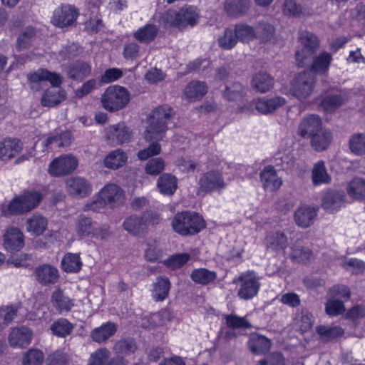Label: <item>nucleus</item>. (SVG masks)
Listing matches in <instances>:
<instances>
[{
	"mask_svg": "<svg viewBox=\"0 0 365 365\" xmlns=\"http://www.w3.org/2000/svg\"><path fill=\"white\" fill-rule=\"evenodd\" d=\"M237 38L234 30L225 29L222 36L218 38V44L223 49L229 50L232 48L237 43Z\"/></svg>",
	"mask_w": 365,
	"mask_h": 365,
	"instance_id": "nucleus-59",
	"label": "nucleus"
},
{
	"mask_svg": "<svg viewBox=\"0 0 365 365\" xmlns=\"http://www.w3.org/2000/svg\"><path fill=\"white\" fill-rule=\"evenodd\" d=\"M109 356L110 351L107 348H100L91 355L88 365H104Z\"/></svg>",
	"mask_w": 365,
	"mask_h": 365,
	"instance_id": "nucleus-63",
	"label": "nucleus"
},
{
	"mask_svg": "<svg viewBox=\"0 0 365 365\" xmlns=\"http://www.w3.org/2000/svg\"><path fill=\"white\" fill-rule=\"evenodd\" d=\"M171 227L177 234L187 237L200 232L206 227V222L199 213L187 210L178 212L173 216Z\"/></svg>",
	"mask_w": 365,
	"mask_h": 365,
	"instance_id": "nucleus-2",
	"label": "nucleus"
},
{
	"mask_svg": "<svg viewBox=\"0 0 365 365\" xmlns=\"http://www.w3.org/2000/svg\"><path fill=\"white\" fill-rule=\"evenodd\" d=\"M349 148L357 155L365 154V133H354L349 140Z\"/></svg>",
	"mask_w": 365,
	"mask_h": 365,
	"instance_id": "nucleus-49",
	"label": "nucleus"
},
{
	"mask_svg": "<svg viewBox=\"0 0 365 365\" xmlns=\"http://www.w3.org/2000/svg\"><path fill=\"white\" fill-rule=\"evenodd\" d=\"M18 309L15 305L0 307V331L12 322L17 314Z\"/></svg>",
	"mask_w": 365,
	"mask_h": 365,
	"instance_id": "nucleus-53",
	"label": "nucleus"
},
{
	"mask_svg": "<svg viewBox=\"0 0 365 365\" xmlns=\"http://www.w3.org/2000/svg\"><path fill=\"white\" fill-rule=\"evenodd\" d=\"M31 339L32 332L25 327L14 329L9 336V342L13 347H25L30 344Z\"/></svg>",
	"mask_w": 365,
	"mask_h": 365,
	"instance_id": "nucleus-21",
	"label": "nucleus"
},
{
	"mask_svg": "<svg viewBox=\"0 0 365 365\" xmlns=\"http://www.w3.org/2000/svg\"><path fill=\"white\" fill-rule=\"evenodd\" d=\"M138 348V344L133 337L124 336L115 343L113 351L115 354L124 357L135 354Z\"/></svg>",
	"mask_w": 365,
	"mask_h": 365,
	"instance_id": "nucleus-26",
	"label": "nucleus"
},
{
	"mask_svg": "<svg viewBox=\"0 0 365 365\" xmlns=\"http://www.w3.org/2000/svg\"><path fill=\"white\" fill-rule=\"evenodd\" d=\"M23 199L20 195L15 197L8 205L7 210H4L5 215H7V212L9 215H21L25 212H28L25 205H24Z\"/></svg>",
	"mask_w": 365,
	"mask_h": 365,
	"instance_id": "nucleus-60",
	"label": "nucleus"
},
{
	"mask_svg": "<svg viewBox=\"0 0 365 365\" xmlns=\"http://www.w3.org/2000/svg\"><path fill=\"white\" fill-rule=\"evenodd\" d=\"M332 139L331 132L323 127L319 132L310 138V144L315 151L322 152L328 148Z\"/></svg>",
	"mask_w": 365,
	"mask_h": 365,
	"instance_id": "nucleus-25",
	"label": "nucleus"
},
{
	"mask_svg": "<svg viewBox=\"0 0 365 365\" xmlns=\"http://www.w3.org/2000/svg\"><path fill=\"white\" fill-rule=\"evenodd\" d=\"M165 167V160L160 157L149 160L145 167V171L150 175H158L160 174Z\"/></svg>",
	"mask_w": 365,
	"mask_h": 365,
	"instance_id": "nucleus-57",
	"label": "nucleus"
},
{
	"mask_svg": "<svg viewBox=\"0 0 365 365\" xmlns=\"http://www.w3.org/2000/svg\"><path fill=\"white\" fill-rule=\"evenodd\" d=\"M157 187L161 194L173 195L178 188V179L171 173H164L158 178Z\"/></svg>",
	"mask_w": 365,
	"mask_h": 365,
	"instance_id": "nucleus-32",
	"label": "nucleus"
},
{
	"mask_svg": "<svg viewBox=\"0 0 365 365\" xmlns=\"http://www.w3.org/2000/svg\"><path fill=\"white\" fill-rule=\"evenodd\" d=\"M66 98L65 93H43L41 103L45 107H54L59 105Z\"/></svg>",
	"mask_w": 365,
	"mask_h": 365,
	"instance_id": "nucleus-55",
	"label": "nucleus"
},
{
	"mask_svg": "<svg viewBox=\"0 0 365 365\" xmlns=\"http://www.w3.org/2000/svg\"><path fill=\"white\" fill-rule=\"evenodd\" d=\"M344 98L339 94L329 96L324 98L320 103V107L327 112H331L341 106Z\"/></svg>",
	"mask_w": 365,
	"mask_h": 365,
	"instance_id": "nucleus-58",
	"label": "nucleus"
},
{
	"mask_svg": "<svg viewBox=\"0 0 365 365\" xmlns=\"http://www.w3.org/2000/svg\"><path fill=\"white\" fill-rule=\"evenodd\" d=\"M141 216L147 230L150 226L155 227L163 222L160 213L155 210H146L142 213Z\"/></svg>",
	"mask_w": 365,
	"mask_h": 365,
	"instance_id": "nucleus-62",
	"label": "nucleus"
},
{
	"mask_svg": "<svg viewBox=\"0 0 365 365\" xmlns=\"http://www.w3.org/2000/svg\"><path fill=\"white\" fill-rule=\"evenodd\" d=\"M234 282L237 283L239 286L237 296L245 300L255 297L261 285L259 279L252 271L242 273Z\"/></svg>",
	"mask_w": 365,
	"mask_h": 365,
	"instance_id": "nucleus-5",
	"label": "nucleus"
},
{
	"mask_svg": "<svg viewBox=\"0 0 365 365\" xmlns=\"http://www.w3.org/2000/svg\"><path fill=\"white\" fill-rule=\"evenodd\" d=\"M225 322L227 327L235 329H251L252 327L246 317H238L236 314H230L225 315Z\"/></svg>",
	"mask_w": 365,
	"mask_h": 365,
	"instance_id": "nucleus-52",
	"label": "nucleus"
},
{
	"mask_svg": "<svg viewBox=\"0 0 365 365\" xmlns=\"http://www.w3.org/2000/svg\"><path fill=\"white\" fill-rule=\"evenodd\" d=\"M66 190L71 197L82 199L88 197L92 193L93 186L87 179L75 176L66 180Z\"/></svg>",
	"mask_w": 365,
	"mask_h": 365,
	"instance_id": "nucleus-6",
	"label": "nucleus"
},
{
	"mask_svg": "<svg viewBox=\"0 0 365 365\" xmlns=\"http://www.w3.org/2000/svg\"><path fill=\"white\" fill-rule=\"evenodd\" d=\"M317 215V210L309 206L299 207L294 212L296 224L302 228H307L312 225Z\"/></svg>",
	"mask_w": 365,
	"mask_h": 365,
	"instance_id": "nucleus-23",
	"label": "nucleus"
},
{
	"mask_svg": "<svg viewBox=\"0 0 365 365\" xmlns=\"http://www.w3.org/2000/svg\"><path fill=\"white\" fill-rule=\"evenodd\" d=\"M21 196L28 212L36 208L43 198L41 192L34 190H25L21 194Z\"/></svg>",
	"mask_w": 365,
	"mask_h": 365,
	"instance_id": "nucleus-47",
	"label": "nucleus"
},
{
	"mask_svg": "<svg viewBox=\"0 0 365 365\" xmlns=\"http://www.w3.org/2000/svg\"><path fill=\"white\" fill-rule=\"evenodd\" d=\"M93 224L91 217L80 215L76 220V231L80 237L91 235L94 230Z\"/></svg>",
	"mask_w": 365,
	"mask_h": 365,
	"instance_id": "nucleus-44",
	"label": "nucleus"
},
{
	"mask_svg": "<svg viewBox=\"0 0 365 365\" xmlns=\"http://www.w3.org/2000/svg\"><path fill=\"white\" fill-rule=\"evenodd\" d=\"M129 101V93H103L101 98L103 108L109 111L122 109Z\"/></svg>",
	"mask_w": 365,
	"mask_h": 365,
	"instance_id": "nucleus-12",
	"label": "nucleus"
},
{
	"mask_svg": "<svg viewBox=\"0 0 365 365\" xmlns=\"http://www.w3.org/2000/svg\"><path fill=\"white\" fill-rule=\"evenodd\" d=\"M23 148V143L17 138L4 139L0 142V160H6L14 158Z\"/></svg>",
	"mask_w": 365,
	"mask_h": 365,
	"instance_id": "nucleus-22",
	"label": "nucleus"
},
{
	"mask_svg": "<svg viewBox=\"0 0 365 365\" xmlns=\"http://www.w3.org/2000/svg\"><path fill=\"white\" fill-rule=\"evenodd\" d=\"M37 31L32 26L26 27L19 36L16 41V48L19 51L27 48L31 41L36 37Z\"/></svg>",
	"mask_w": 365,
	"mask_h": 365,
	"instance_id": "nucleus-50",
	"label": "nucleus"
},
{
	"mask_svg": "<svg viewBox=\"0 0 365 365\" xmlns=\"http://www.w3.org/2000/svg\"><path fill=\"white\" fill-rule=\"evenodd\" d=\"M127 160L126 154L120 150H115L109 153L104 160L106 168L118 169L123 166Z\"/></svg>",
	"mask_w": 365,
	"mask_h": 365,
	"instance_id": "nucleus-45",
	"label": "nucleus"
},
{
	"mask_svg": "<svg viewBox=\"0 0 365 365\" xmlns=\"http://www.w3.org/2000/svg\"><path fill=\"white\" fill-rule=\"evenodd\" d=\"M158 34V27L154 24H148L138 29L133 34V37L140 43L148 44L154 41Z\"/></svg>",
	"mask_w": 365,
	"mask_h": 365,
	"instance_id": "nucleus-39",
	"label": "nucleus"
},
{
	"mask_svg": "<svg viewBox=\"0 0 365 365\" xmlns=\"http://www.w3.org/2000/svg\"><path fill=\"white\" fill-rule=\"evenodd\" d=\"M267 250L272 252L284 251L288 246L286 235L282 232H275L267 235L264 240Z\"/></svg>",
	"mask_w": 365,
	"mask_h": 365,
	"instance_id": "nucleus-29",
	"label": "nucleus"
},
{
	"mask_svg": "<svg viewBox=\"0 0 365 365\" xmlns=\"http://www.w3.org/2000/svg\"><path fill=\"white\" fill-rule=\"evenodd\" d=\"M48 226V220L43 215L35 213L27 219L26 230L31 235L38 237L45 232Z\"/></svg>",
	"mask_w": 365,
	"mask_h": 365,
	"instance_id": "nucleus-27",
	"label": "nucleus"
},
{
	"mask_svg": "<svg viewBox=\"0 0 365 365\" xmlns=\"http://www.w3.org/2000/svg\"><path fill=\"white\" fill-rule=\"evenodd\" d=\"M331 55L328 52H322L319 56L312 57L310 66V70L317 73H324L329 68L331 62Z\"/></svg>",
	"mask_w": 365,
	"mask_h": 365,
	"instance_id": "nucleus-37",
	"label": "nucleus"
},
{
	"mask_svg": "<svg viewBox=\"0 0 365 365\" xmlns=\"http://www.w3.org/2000/svg\"><path fill=\"white\" fill-rule=\"evenodd\" d=\"M325 311L329 316H338L344 313L345 307L342 301L331 297L325 304Z\"/></svg>",
	"mask_w": 365,
	"mask_h": 365,
	"instance_id": "nucleus-61",
	"label": "nucleus"
},
{
	"mask_svg": "<svg viewBox=\"0 0 365 365\" xmlns=\"http://www.w3.org/2000/svg\"><path fill=\"white\" fill-rule=\"evenodd\" d=\"M91 66L84 61H77L69 66L68 75L73 79H81L91 73Z\"/></svg>",
	"mask_w": 365,
	"mask_h": 365,
	"instance_id": "nucleus-46",
	"label": "nucleus"
},
{
	"mask_svg": "<svg viewBox=\"0 0 365 365\" xmlns=\"http://www.w3.org/2000/svg\"><path fill=\"white\" fill-rule=\"evenodd\" d=\"M259 177L264 190L274 192L282 185V179L278 177L276 170L272 165L266 166L261 171Z\"/></svg>",
	"mask_w": 365,
	"mask_h": 365,
	"instance_id": "nucleus-20",
	"label": "nucleus"
},
{
	"mask_svg": "<svg viewBox=\"0 0 365 365\" xmlns=\"http://www.w3.org/2000/svg\"><path fill=\"white\" fill-rule=\"evenodd\" d=\"M173 108L167 104L156 107L149 113L147 118L148 125L144 131V139L147 142L153 143L138 153L140 160H145L160 153L161 146L158 142L165 137L168 123L173 119Z\"/></svg>",
	"mask_w": 365,
	"mask_h": 365,
	"instance_id": "nucleus-1",
	"label": "nucleus"
},
{
	"mask_svg": "<svg viewBox=\"0 0 365 365\" xmlns=\"http://www.w3.org/2000/svg\"><path fill=\"white\" fill-rule=\"evenodd\" d=\"M199 18L196 8L192 6H184L179 11L169 9L160 18L165 28L175 27L184 29L188 26H193Z\"/></svg>",
	"mask_w": 365,
	"mask_h": 365,
	"instance_id": "nucleus-3",
	"label": "nucleus"
},
{
	"mask_svg": "<svg viewBox=\"0 0 365 365\" xmlns=\"http://www.w3.org/2000/svg\"><path fill=\"white\" fill-rule=\"evenodd\" d=\"M171 283L169 279L164 276L156 278V282L153 284L151 294L155 302L164 301L169 294Z\"/></svg>",
	"mask_w": 365,
	"mask_h": 365,
	"instance_id": "nucleus-28",
	"label": "nucleus"
},
{
	"mask_svg": "<svg viewBox=\"0 0 365 365\" xmlns=\"http://www.w3.org/2000/svg\"><path fill=\"white\" fill-rule=\"evenodd\" d=\"M35 274L38 282L45 286L55 284L59 277L58 269L49 264L37 267Z\"/></svg>",
	"mask_w": 365,
	"mask_h": 365,
	"instance_id": "nucleus-24",
	"label": "nucleus"
},
{
	"mask_svg": "<svg viewBox=\"0 0 365 365\" xmlns=\"http://www.w3.org/2000/svg\"><path fill=\"white\" fill-rule=\"evenodd\" d=\"M99 192L100 195L103 197V200H105L107 205H110L111 207L123 202L124 192L123 190L115 184L106 185Z\"/></svg>",
	"mask_w": 365,
	"mask_h": 365,
	"instance_id": "nucleus-19",
	"label": "nucleus"
},
{
	"mask_svg": "<svg viewBox=\"0 0 365 365\" xmlns=\"http://www.w3.org/2000/svg\"><path fill=\"white\" fill-rule=\"evenodd\" d=\"M256 365H285V359L279 351H274L259 360Z\"/></svg>",
	"mask_w": 365,
	"mask_h": 365,
	"instance_id": "nucleus-64",
	"label": "nucleus"
},
{
	"mask_svg": "<svg viewBox=\"0 0 365 365\" xmlns=\"http://www.w3.org/2000/svg\"><path fill=\"white\" fill-rule=\"evenodd\" d=\"M299 41L302 48L295 53L297 66L307 67L311 63L314 54L319 48V39L313 33L303 31L300 33Z\"/></svg>",
	"mask_w": 365,
	"mask_h": 365,
	"instance_id": "nucleus-4",
	"label": "nucleus"
},
{
	"mask_svg": "<svg viewBox=\"0 0 365 365\" xmlns=\"http://www.w3.org/2000/svg\"><path fill=\"white\" fill-rule=\"evenodd\" d=\"M291 259L297 262L307 263L311 260L313 257L312 251L304 246L294 245L292 247Z\"/></svg>",
	"mask_w": 365,
	"mask_h": 365,
	"instance_id": "nucleus-48",
	"label": "nucleus"
},
{
	"mask_svg": "<svg viewBox=\"0 0 365 365\" xmlns=\"http://www.w3.org/2000/svg\"><path fill=\"white\" fill-rule=\"evenodd\" d=\"M349 195L357 200L365 199V180L355 178L351 180L347 187Z\"/></svg>",
	"mask_w": 365,
	"mask_h": 365,
	"instance_id": "nucleus-43",
	"label": "nucleus"
},
{
	"mask_svg": "<svg viewBox=\"0 0 365 365\" xmlns=\"http://www.w3.org/2000/svg\"><path fill=\"white\" fill-rule=\"evenodd\" d=\"M131 138V133L123 123L111 126L108 130V138L111 143L123 144L128 143Z\"/></svg>",
	"mask_w": 365,
	"mask_h": 365,
	"instance_id": "nucleus-30",
	"label": "nucleus"
},
{
	"mask_svg": "<svg viewBox=\"0 0 365 365\" xmlns=\"http://www.w3.org/2000/svg\"><path fill=\"white\" fill-rule=\"evenodd\" d=\"M53 307L59 312H68L74 306V300L66 296L61 289H56L51 295Z\"/></svg>",
	"mask_w": 365,
	"mask_h": 365,
	"instance_id": "nucleus-33",
	"label": "nucleus"
},
{
	"mask_svg": "<svg viewBox=\"0 0 365 365\" xmlns=\"http://www.w3.org/2000/svg\"><path fill=\"white\" fill-rule=\"evenodd\" d=\"M319 340L327 343L341 338L344 334V329L339 326L319 325L316 327Z\"/></svg>",
	"mask_w": 365,
	"mask_h": 365,
	"instance_id": "nucleus-31",
	"label": "nucleus"
},
{
	"mask_svg": "<svg viewBox=\"0 0 365 365\" xmlns=\"http://www.w3.org/2000/svg\"><path fill=\"white\" fill-rule=\"evenodd\" d=\"M190 278L196 284L206 285L217 279V273L205 268L195 269L192 272Z\"/></svg>",
	"mask_w": 365,
	"mask_h": 365,
	"instance_id": "nucleus-42",
	"label": "nucleus"
},
{
	"mask_svg": "<svg viewBox=\"0 0 365 365\" xmlns=\"http://www.w3.org/2000/svg\"><path fill=\"white\" fill-rule=\"evenodd\" d=\"M73 140V135L70 130H55L43 142V145L46 149L53 150L57 148L69 146Z\"/></svg>",
	"mask_w": 365,
	"mask_h": 365,
	"instance_id": "nucleus-14",
	"label": "nucleus"
},
{
	"mask_svg": "<svg viewBox=\"0 0 365 365\" xmlns=\"http://www.w3.org/2000/svg\"><path fill=\"white\" fill-rule=\"evenodd\" d=\"M271 341L262 335L252 336L248 341L250 351L257 355L264 354L270 349Z\"/></svg>",
	"mask_w": 365,
	"mask_h": 365,
	"instance_id": "nucleus-35",
	"label": "nucleus"
},
{
	"mask_svg": "<svg viewBox=\"0 0 365 365\" xmlns=\"http://www.w3.org/2000/svg\"><path fill=\"white\" fill-rule=\"evenodd\" d=\"M344 191L328 190L322 198V207L329 213L337 212L344 204Z\"/></svg>",
	"mask_w": 365,
	"mask_h": 365,
	"instance_id": "nucleus-11",
	"label": "nucleus"
},
{
	"mask_svg": "<svg viewBox=\"0 0 365 365\" xmlns=\"http://www.w3.org/2000/svg\"><path fill=\"white\" fill-rule=\"evenodd\" d=\"M199 190L203 192L220 191L226 187L222 173L218 170H210L200 176Z\"/></svg>",
	"mask_w": 365,
	"mask_h": 365,
	"instance_id": "nucleus-7",
	"label": "nucleus"
},
{
	"mask_svg": "<svg viewBox=\"0 0 365 365\" xmlns=\"http://www.w3.org/2000/svg\"><path fill=\"white\" fill-rule=\"evenodd\" d=\"M27 78L31 83L48 81L53 88H59L63 81V78L61 74L50 71L46 68H38L28 73Z\"/></svg>",
	"mask_w": 365,
	"mask_h": 365,
	"instance_id": "nucleus-13",
	"label": "nucleus"
},
{
	"mask_svg": "<svg viewBox=\"0 0 365 365\" xmlns=\"http://www.w3.org/2000/svg\"><path fill=\"white\" fill-rule=\"evenodd\" d=\"M78 15L79 12L75 6L70 4L62 5L55 10L51 22L61 28L72 26Z\"/></svg>",
	"mask_w": 365,
	"mask_h": 365,
	"instance_id": "nucleus-8",
	"label": "nucleus"
},
{
	"mask_svg": "<svg viewBox=\"0 0 365 365\" xmlns=\"http://www.w3.org/2000/svg\"><path fill=\"white\" fill-rule=\"evenodd\" d=\"M312 180L314 185L329 184L331 182V177L328 173L323 160L318 161L314 165L312 170Z\"/></svg>",
	"mask_w": 365,
	"mask_h": 365,
	"instance_id": "nucleus-36",
	"label": "nucleus"
},
{
	"mask_svg": "<svg viewBox=\"0 0 365 365\" xmlns=\"http://www.w3.org/2000/svg\"><path fill=\"white\" fill-rule=\"evenodd\" d=\"M83 266L79 254L67 253L61 261L62 269L68 273H78Z\"/></svg>",
	"mask_w": 365,
	"mask_h": 365,
	"instance_id": "nucleus-40",
	"label": "nucleus"
},
{
	"mask_svg": "<svg viewBox=\"0 0 365 365\" xmlns=\"http://www.w3.org/2000/svg\"><path fill=\"white\" fill-rule=\"evenodd\" d=\"M4 246L10 252L21 250L24 246V237L21 231L17 227H10L4 235Z\"/></svg>",
	"mask_w": 365,
	"mask_h": 365,
	"instance_id": "nucleus-16",
	"label": "nucleus"
},
{
	"mask_svg": "<svg viewBox=\"0 0 365 365\" xmlns=\"http://www.w3.org/2000/svg\"><path fill=\"white\" fill-rule=\"evenodd\" d=\"M77 166L76 158L68 155H61L50 163L48 173L56 177L66 175L74 171Z\"/></svg>",
	"mask_w": 365,
	"mask_h": 365,
	"instance_id": "nucleus-9",
	"label": "nucleus"
},
{
	"mask_svg": "<svg viewBox=\"0 0 365 365\" xmlns=\"http://www.w3.org/2000/svg\"><path fill=\"white\" fill-rule=\"evenodd\" d=\"M118 330V326L112 322H107L102 324L100 327L91 330L90 337L93 341L99 344H105L112 336H113Z\"/></svg>",
	"mask_w": 365,
	"mask_h": 365,
	"instance_id": "nucleus-17",
	"label": "nucleus"
},
{
	"mask_svg": "<svg viewBox=\"0 0 365 365\" xmlns=\"http://www.w3.org/2000/svg\"><path fill=\"white\" fill-rule=\"evenodd\" d=\"M274 31V28L270 24L260 22L255 29V38H259L261 42L266 43L273 38Z\"/></svg>",
	"mask_w": 365,
	"mask_h": 365,
	"instance_id": "nucleus-51",
	"label": "nucleus"
},
{
	"mask_svg": "<svg viewBox=\"0 0 365 365\" xmlns=\"http://www.w3.org/2000/svg\"><path fill=\"white\" fill-rule=\"evenodd\" d=\"M44 360V354L38 349H30L24 353L22 365H42Z\"/></svg>",
	"mask_w": 365,
	"mask_h": 365,
	"instance_id": "nucleus-54",
	"label": "nucleus"
},
{
	"mask_svg": "<svg viewBox=\"0 0 365 365\" xmlns=\"http://www.w3.org/2000/svg\"><path fill=\"white\" fill-rule=\"evenodd\" d=\"M322 128V118L318 115L309 114L300 121L297 134L303 138H310Z\"/></svg>",
	"mask_w": 365,
	"mask_h": 365,
	"instance_id": "nucleus-10",
	"label": "nucleus"
},
{
	"mask_svg": "<svg viewBox=\"0 0 365 365\" xmlns=\"http://www.w3.org/2000/svg\"><path fill=\"white\" fill-rule=\"evenodd\" d=\"M250 0H225L224 9L232 17H238L245 14L250 6Z\"/></svg>",
	"mask_w": 365,
	"mask_h": 365,
	"instance_id": "nucleus-34",
	"label": "nucleus"
},
{
	"mask_svg": "<svg viewBox=\"0 0 365 365\" xmlns=\"http://www.w3.org/2000/svg\"><path fill=\"white\" fill-rule=\"evenodd\" d=\"M238 40L241 41H249L255 38V29L246 24H237L234 29Z\"/></svg>",
	"mask_w": 365,
	"mask_h": 365,
	"instance_id": "nucleus-56",
	"label": "nucleus"
},
{
	"mask_svg": "<svg viewBox=\"0 0 365 365\" xmlns=\"http://www.w3.org/2000/svg\"><path fill=\"white\" fill-rule=\"evenodd\" d=\"M123 227L130 235L135 237H142L148 234L141 215L133 214L126 217L123 222Z\"/></svg>",
	"mask_w": 365,
	"mask_h": 365,
	"instance_id": "nucleus-18",
	"label": "nucleus"
},
{
	"mask_svg": "<svg viewBox=\"0 0 365 365\" xmlns=\"http://www.w3.org/2000/svg\"><path fill=\"white\" fill-rule=\"evenodd\" d=\"M286 103L284 98L275 96L271 98H259L252 102V106L261 114L268 115L274 113Z\"/></svg>",
	"mask_w": 365,
	"mask_h": 365,
	"instance_id": "nucleus-15",
	"label": "nucleus"
},
{
	"mask_svg": "<svg viewBox=\"0 0 365 365\" xmlns=\"http://www.w3.org/2000/svg\"><path fill=\"white\" fill-rule=\"evenodd\" d=\"M252 88L257 91H269L273 88L274 79L266 73H257L252 80Z\"/></svg>",
	"mask_w": 365,
	"mask_h": 365,
	"instance_id": "nucleus-41",
	"label": "nucleus"
},
{
	"mask_svg": "<svg viewBox=\"0 0 365 365\" xmlns=\"http://www.w3.org/2000/svg\"><path fill=\"white\" fill-rule=\"evenodd\" d=\"M75 328V324L70 322L66 318H59L54 321L51 326L52 334L58 337L66 338L71 334Z\"/></svg>",
	"mask_w": 365,
	"mask_h": 365,
	"instance_id": "nucleus-38",
	"label": "nucleus"
}]
</instances>
